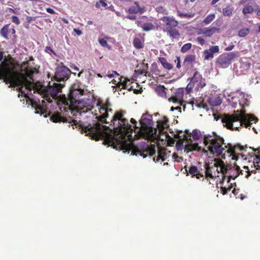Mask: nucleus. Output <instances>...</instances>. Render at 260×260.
<instances>
[{"label":"nucleus","instance_id":"obj_1","mask_svg":"<svg viewBox=\"0 0 260 260\" xmlns=\"http://www.w3.org/2000/svg\"><path fill=\"white\" fill-rule=\"evenodd\" d=\"M109 103L103 104L98 102L96 105L98 109L94 111L97 122L87 125L79 123V128L82 133H85L93 140H103L105 145L117 143L116 147L121 149H132L133 145L131 144H127L125 138L122 137L132 130L131 124L127 119L124 117L125 111L122 110L116 111L109 122L107 120L109 112L113 111L109 108Z\"/></svg>","mask_w":260,"mask_h":260},{"label":"nucleus","instance_id":"obj_2","mask_svg":"<svg viewBox=\"0 0 260 260\" xmlns=\"http://www.w3.org/2000/svg\"><path fill=\"white\" fill-rule=\"evenodd\" d=\"M3 52L0 51V79H3L6 84L9 83V87L18 86L19 92L24 94L25 98L28 96L22 91L23 87H25L29 91L35 88L32 76L34 71L28 66L21 67L20 71H17L13 67H10L5 60H3Z\"/></svg>","mask_w":260,"mask_h":260},{"label":"nucleus","instance_id":"obj_3","mask_svg":"<svg viewBox=\"0 0 260 260\" xmlns=\"http://www.w3.org/2000/svg\"><path fill=\"white\" fill-rule=\"evenodd\" d=\"M223 138L214 134V135H206L204 138V144L208 149L210 154L216 156H221L225 159L226 155L232 156V159L238 160V152L244 150L243 146L237 144L233 145L231 144L225 145Z\"/></svg>","mask_w":260,"mask_h":260},{"label":"nucleus","instance_id":"obj_4","mask_svg":"<svg viewBox=\"0 0 260 260\" xmlns=\"http://www.w3.org/2000/svg\"><path fill=\"white\" fill-rule=\"evenodd\" d=\"M84 91L81 88H75L72 87L70 92L66 98L64 95L61 99L62 106L60 107L61 111L68 112L70 111L73 115H76V113H86L92 109L93 107L90 105L85 106L83 102L80 100V98L84 94Z\"/></svg>","mask_w":260,"mask_h":260},{"label":"nucleus","instance_id":"obj_5","mask_svg":"<svg viewBox=\"0 0 260 260\" xmlns=\"http://www.w3.org/2000/svg\"><path fill=\"white\" fill-rule=\"evenodd\" d=\"M237 113L224 115L221 119L224 126L232 131H239L242 126L250 129L253 123H256L258 121V118L252 114H246L244 110L240 112L238 110Z\"/></svg>","mask_w":260,"mask_h":260},{"label":"nucleus","instance_id":"obj_6","mask_svg":"<svg viewBox=\"0 0 260 260\" xmlns=\"http://www.w3.org/2000/svg\"><path fill=\"white\" fill-rule=\"evenodd\" d=\"M206 135L198 129H193L191 132L188 129H185L184 132L180 130V149H184L186 153L190 152H202L205 153L207 151L199 145L198 143H193L203 139Z\"/></svg>","mask_w":260,"mask_h":260},{"label":"nucleus","instance_id":"obj_7","mask_svg":"<svg viewBox=\"0 0 260 260\" xmlns=\"http://www.w3.org/2000/svg\"><path fill=\"white\" fill-rule=\"evenodd\" d=\"M130 127L132 130L127 134H125L122 136V137L125 138V140L127 144H131L133 147L132 148L129 150H126L123 149H121L119 147H116L117 143H114L113 144H108L109 146H113L114 148L116 149H119L120 150H123L124 152H129L130 151L132 152V154L133 155H137L138 154H140L141 156H143V158L146 157L148 155L150 156H153L154 154H155L156 152V146L154 144H151L150 146L148 145L145 143L141 144L140 147H142V149L139 148L137 146H136L133 143V137L132 136V132L133 131V128H132V126L131 125Z\"/></svg>","mask_w":260,"mask_h":260},{"label":"nucleus","instance_id":"obj_8","mask_svg":"<svg viewBox=\"0 0 260 260\" xmlns=\"http://www.w3.org/2000/svg\"><path fill=\"white\" fill-rule=\"evenodd\" d=\"M168 121V119L166 116H164L162 119L157 120V130L158 129L159 131L158 134L156 133V136L157 137H155V138H147L148 140H150L155 142L157 144L158 149L157 156L156 159L155 157H154V161L156 160L158 161L161 159L162 161H164L167 158L168 153L167 152V149L165 147H161L160 146V143L159 142L160 141L162 144H166V140L165 139V136L164 135V133H167L165 131V129L169 126Z\"/></svg>","mask_w":260,"mask_h":260},{"label":"nucleus","instance_id":"obj_9","mask_svg":"<svg viewBox=\"0 0 260 260\" xmlns=\"http://www.w3.org/2000/svg\"><path fill=\"white\" fill-rule=\"evenodd\" d=\"M140 126L138 130V134L145 139L148 138L156 137L157 128L153 127V123L152 116L147 113H144L141 116L139 121Z\"/></svg>","mask_w":260,"mask_h":260},{"label":"nucleus","instance_id":"obj_10","mask_svg":"<svg viewBox=\"0 0 260 260\" xmlns=\"http://www.w3.org/2000/svg\"><path fill=\"white\" fill-rule=\"evenodd\" d=\"M189 79H190V82L185 88L187 94L189 93L193 87H194L195 90L198 91L201 90L206 85L205 79L197 71H196L192 77Z\"/></svg>","mask_w":260,"mask_h":260},{"label":"nucleus","instance_id":"obj_11","mask_svg":"<svg viewBox=\"0 0 260 260\" xmlns=\"http://www.w3.org/2000/svg\"><path fill=\"white\" fill-rule=\"evenodd\" d=\"M240 174H243L242 170H240L239 166L236 164H234V166L227 164L224 176L222 177V183L223 184L226 180V182L229 183L231 179H236Z\"/></svg>","mask_w":260,"mask_h":260},{"label":"nucleus","instance_id":"obj_12","mask_svg":"<svg viewBox=\"0 0 260 260\" xmlns=\"http://www.w3.org/2000/svg\"><path fill=\"white\" fill-rule=\"evenodd\" d=\"M71 73V71L67 67L61 66L56 68L54 78L57 82L62 81L64 83L69 78Z\"/></svg>","mask_w":260,"mask_h":260},{"label":"nucleus","instance_id":"obj_13","mask_svg":"<svg viewBox=\"0 0 260 260\" xmlns=\"http://www.w3.org/2000/svg\"><path fill=\"white\" fill-rule=\"evenodd\" d=\"M64 86V83H53L51 85L50 82H49L47 87L43 90V92L45 94H50L52 98L55 99L59 93L61 92Z\"/></svg>","mask_w":260,"mask_h":260},{"label":"nucleus","instance_id":"obj_14","mask_svg":"<svg viewBox=\"0 0 260 260\" xmlns=\"http://www.w3.org/2000/svg\"><path fill=\"white\" fill-rule=\"evenodd\" d=\"M237 56L234 52L223 53L220 55L217 58V62L222 68L228 67L231 63L232 60Z\"/></svg>","mask_w":260,"mask_h":260},{"label":"nucleus","instance_id":"obj_15","mask_svg":"<svg viewBox=\"0 0 260 260\" xmlns=\"http://www.w3.org/2000/svg\"><path fill=\"white\" fill-rule=\"evenodd\" d=\"M217 166L216 158L211 160L208 165H205V175L206 177H210L213 178L214 177H218V172L216 170Z\"/></svg>","mask_w":260,"mask_h":260},{"label":"nucleus","instance_id":"obj_16","mask_svg":"<svg viewBox=\"0 0 260 260\" xmlns=\"http://www.w3.org/2000/svg\"><path fill=\"white\" fill-rule=\"evenodd\" d=\"M252 150L259 155H255V158H254L253 162L254 169H252L250 171L248 170V167H244L245 169L248 170V171H246L247 174L245 175L247 178L250 176L251 173L255 174L256 173V170H260V148L256 149L252 148Z\"/></svg>","mask_w":260,"mask_h":260},{"label":"nucleus","instance_id":"obj_17","mask_svg":"<svg viewBox=\"0 0 260 260\" xmlns=\"http://www.w3.org/2000/svg\"><path fill=\"white\" fill-rule=\"evenodd\" d=\"M120 81L116 84V86H113V89L115 88H118L120 91L122 89H126L129 91L133 90V87L131 85L132 82L128 78L121 76L119 78Z\"/></svg>","mask_w":260,"mask_h":260},{"label":"nucleus","instance_id":"obj_18","mask_svg":"<svg viewBox=\"0 0 260 260\" xmlns=\"http://www.w3.org/2000/svg\"><path fill=\"white\" fill-rule=\"evenodd\" d=\"M219 49L218 46H212L209 49L205 50L203 52L204 58L205 60H208L214 57V54L218 53Z\"/></svg>","mask_w":260,"mask_h":260},{"label":"nucleus","instance_id":"obj_19","mask_svg":"<svg viewBox=\"0 0 260 260\" xmlns=\"http://www.w3.org/2000/svg\"><path fill=\"white\" fill-rule=\"evenodd\" d=\"M144 34L143 36L139 35L136 36L133 41V45L137 49H141L144 47Z\"/></svg>","mask_w":260,"mask_h":260},{"label":"nucleus","instance_id":"obj_20","mask_svg":"<svg viewBox=\"0 0 260 260\" xmlns=\"http://www.w3.org/2000/svg\"><path fill=\"white\" fill-rule=\"evenodd\" d=\"M216 160L217 166L216 170L217 173L218 172V177H219L220 174H222V177H224L225 173L226 165L219 158H216Z\"/></svg>","mask_w":260,"mask_h":260},{"label":"nucleus","instance_id":"obj_21","mask_svg":"<svg viewBox=\"0 0 260 260\" xmlns=\"http://www.w3.org/2000/svg\"><path fill=\"white\" fill-rule=\"evenodd\" d=\"M32 106L35 109L36 113L43 114L45 117H47V115H49V113H47V111L41 105L38 104L37 102H32Z\"/></svg>","mask_w":260,"mask_h":260},{"label":"nucleus","instance_id":"obj_22","mask_svg":"<svg viewBox=\"0 0 260 260\" xmlns=\"http://www.w3.org/2000/svg\"><path fill=\"white\" fill-rule=\"evenodd\" d=\"M128 12L130 14H143L144 12V9L141 8L137 3H135V4L129 8Z\"/></svg>","mask_w":260,"mask_h":260},{"label":"nucleus","instance_id":"obj_23","mask_svg":"<svg viewBox=\"0 0 260 260\" xmlns=\"http://www.w3.org/2000/svg\"><path fill=\"white\" fill-rule=\"evenodd\" d=\"M162 21L164 23L166 24L169 27L176 26L178 24L177 21L175 20L173 18H170L169 17H163Z\"/></svg>","mask_w":260,"mask_h":260},{"label":"nucleus","instance_id":"obj_24","mask_svg":"<svg viewBox=\"0 0 260 260\" xmlns=\"http://www.w3.org/2000/svg\"><path fill=\"white\" fill-rule=\"evenodd\" d=\"M208 102L212 106H217L222 103L221 99L220 96H211L208 98Z\"/></svg>","mask_w":260,"mask_h":260},{"label":"nucleus","instance_id":"obj_25","mask_svg":"<svg viewBox=\"0 0 260 260\" xmlns=\"http://www.w3.org/2000/svg\"><path fill=\"white\" fill-rule=\"evenodd\" d=\"M50 120L53 122H66L68 121L66 118L61 116L59 113H56L52 115L50 117Z\"/></svg>","mask_w":260,"mask_h":260},{"label":"nucleus","instance_id":"obj_26","mask_svg":"<svg viewBox=\"0 0 260 260\" xmlns=\"http://www.w3.org/2000/svg\"><path fill=\"white\" fill-rule=\"evenodd\" d=\"M180 171L183 172L184 174H187V175L189 173L192 175V176H194L196 173H197L198 169L197 167L192 166H191L188 171L186 166H185L184 168H181Z\"/></svg>","mask_w":260,"mask_h":260},{"label":"nucleus","instance_id":"obj_27","mask_svg":"<svg viewBox=\"0 0 260 260\" xmlns=\"http://www.w3.org/2000/svg\"><path fill=\"white\" fill-rule=\"evenodd\" d=\"M196 56L194 55H188L184 60V64L186 66L191 65L195 62Z\"/></svg>","mask_w":260,"mask_h":260},{"label":"nucleus","instance_id":"obj_28","mask_svg":"<svg viewBox=\"0 0 260 260\" xmlns=\"http://www.w3.org/2000/svg\"><path fill=\"white\" fill-rule=\"evenodd\" d=\"M159 61L164 68L169 70L173 68V66L170 63L168 62L165 57H159Z\"/></svg>","mask_w":260,"mask_h":260},{"label":"nucleus","instance_id":"obj_29","mask_svg":"<svg viewBox=\"0 0 260 260\" xmlns=\"http://www.w3.org/2000/svg\"><path fill=\"white\" fill-rule=\"evenodd\" d=\"M165 139L166 140L165 143L167 146H172L175 143V140L171 138L168 133H164Z\"/></svg>","mask_w":260,"mask_h":260},{"label":"nucleus","instance_id":"obj_30","mask_svg":"<svg viewBox=\"0 0 260 260\" xmlns=\"http://www.w3.org/2000/svg\"><path fill=\"white\" fill-rule=\"evenodd\" d=\"M156 91L159 96L161 97L166 96V93L165 91V88L164 86L157 87L156 89Z\"/></svg>","mask_w":260,"mask_h":260},{"label":"nucleus","instance_id":"obj_31","mask_svg":"<svg viewBox=\"0 0 260 260\" xmlns=\"http://www.w3.org/2000/svg\"><path fill=\"white\" fill-rule=\"evenodd\" d=\"M232 183H231V184L228 187L225 186H222L220 188L221 192L222 193V194L225 195L228 193V191H230L232 189Z\"/></svg>","mask_w":260,"mask_h":260},{"label":"nucleus","instance_id":"obj_32","mask_svg":"<svg viewBox=\"0 0 260 260\" xmlns=\"http://www.w3.org/2000/svg\"><path fill=\"white\" fill-rule=\"evenodd\" d=\"M154 27V25L151 23H144L142 25V27L143 29L145 31H149L152 29Z\"/></svg>","mask_w":260,"mask_h":260},{"label":"nucleus","instance_id":"obj_33","mask_svg":"<svg viewBox=\"0 0 260 260\" xmlns=\"http://www.w3.org/2000/svg\"><path fill=\"white\" fill-rule=\"evenodd\" d=\"M192 44L190 43L184 44L181 48V51L183 53H185L191 49Z\"/></svg>","mask_w":260,"mask_h":260},{"label":"nucleus","instance_id":"obj_34","mask_svg":"<svg viewBox=\"0 0 260 260\" xmlns=\"http://www.w3.org/2000/svg\"><path fill=\"white\" fill-rule=\"evenodd\" d=\"M253 11V8L251 6L245 7L243 9V13L244 14H250Z\"/></svg>","mask_w":260,"mask_h":260},{"label":"nucleus","instance_id":"obj_35","mask_svg":"<svg viewBox=\"0 0 260 260\" xmlns=\"http://www.w3.org/2000/svg\"><path fill=\"white\" fill-rule=\"evenodd\" d=\"M215 18V15L214 14H211L208 15L204 20V22L206 24H208L210 23Z\"/></svg>","mask_w":260,"mask_h":260},{"label":"nucleus","instance_id":"obj_36","mask_svg":"<svg viewBox=\"0 0 260 260\" xmlns=\"http://www.w3.org/2000/svg\"><path fill=\"white\" fill-rule=\"evenodd\" d=\"M151 71L155 75H159L160 71L157 69V67L156 63H153L152 64Z\"/></svg>","mask_w":260,"mask_h":260},{"label":"nucleus","instance_id":"obj_37","mask_svg":"<svg viewBox=\"0 0 260 260\" xmlns=\"http://www.w3.org/2000/svg\"><path fill=\"white\" fill-rule=\"evenodd\" d=\"M130 121L134 125V128L135 131L136 132L137 131V133L138 134V130H139V126H137V121L134 118H131L130 120ZM133 131H134V129H133Z\"/></svg>","mask_w":260,"mask_h":260},{"label":"nucleus","instance_id":"obj_38","mask_svg":"<svg viewBox=\"0 0 260 260\" xmlns=\"http://www.w3.org/2000/svg\"><path fill=\"white\" fill-rule=\"evenodd\" d=\"M223 13L224 15L230 16L232 14V11L231 9L226 8L223 9Z\"/></svg>","mask_w":260,"mask_h":260},{"label":"nucleus","instance_id":"obj_39","mask_svg":"<svg viewBox=\"0 0 260 260\" xmlns=\"http://www.w3.org/2000/svg\"><path fill=\"white\" fill-rule=\"evenodd\" d=\"M99 42L100 44V45L103 47L108 46L107 41L106 39L104 38L99 39Z\"/></svg>","mask_w":260,"mask_h":260},{"label":"nucleus","instance_id":"obj_40","mask_svg":"<svg viewBox=\"0 0 260 260\" xmlns=\"http://www.w3.org/2000/svg\"><path fill=\"white\" fill-rule=\"evenodd\" d=\"M101 5L103 7H106L107 6V4L103 0H100L99 3H96L95 6L96 8H100Z\"/></svg>","mask_w":260,"mask_h":260},{"label":"nucleus","instance_id":"obj_41","mask_svg":"<svg viewBox=\"0 0 260 260\" xmlns=\"http://www.w3.org/2000/svg\"><path fill=\"white\" fill-rule=\"evenodd\" d=\"M169 101H172L173 103H177L179 102V99L177 98V96L175 95V96H172L170 98H169Z\"/></svg>","mask_w":260,"mask_h":260},{"label":"nucleus","instance_id":"obj_42","mask_svg":"<svg viewBox=\"0 0 260 260\" xmlns=\"http://www.w3.org/2000/svg\"><path fill=\"white\" fill-rule=\"evenodd\" d=\"M12 21L13 23H15L16 24H19L20 23V21L18 17L15 16H13L12 17Z\"/></svg>","mask_w":260,"mask_h":260},{"label":"nucleus","instance_id":"obj_43","mask_svg":"<svg viewBox=\"0 0 260 260\" xmlns=\"http://www.w3.org/2000/svg\"><path fill=\"white\" fill-rule=\"evenodd\" d=\"M197 40L201 45H203L205 44V40L202 37H198Z\"/></svg>","mask_w":260,"mask_h":260},{"label":"nucleus","instance_id":"obj_44","mask_svg":"<svg viewBox=\"0 0 260 260\" xmlns=\"http://www.w3.org/2000/svg\"><path fill=\"white\" fill-rule=\"evenodd\" d=\"M9 26H10V25H5L2 29L1 32H3V33L7 32V31H8V29H9Z\"/></svg>","mask_w":260,"mask_h":260},{"label":"nucleus","instance_id":"obj_45","mask_svg":"<svg viewBox=\"0 0 260 260\" xmlns=\"http://www.w3.org/2000/svg\"><path fill=\"white\" fill-rule=\"evenodd\" d=\"M236 98L235 96L234 97H232V106H233V107L234 108H236V106L237 105V102L236 101H234V100H235Z\"/></svg>","mask_w":260,"mask_h":260},{"label":"nucleus","instance_id":"obj_46","mask_svg":"<svg viewBox=\"0 0 260 260\" xmlns=\"http://www.w3.org/2000/svg\"><path fill=\"white\" fill-rule=\"evenodd\" d=\"M197 106L199 108H206L207 106L204 103L201 102L200 104H198Z\"/></svg>","mask_w":260,"mask_h":260},{"label":"nucleus","instance_id":"obj_47","mask_svg":"<svg viewBox=\"0 0 260 260\" xmlns=\"http://www.w3.org/2000/svg\"><path fill=\"white\" fill-rule=\"evenodd\" d=\"M191 17L193 16V15L191 14H183V13H180V17Z\"/></svg>","mask_w":260,"mask_h":260},{"label":"nucleus","instance_id":"obj_48","mask_svg":"<svg viewBox=\"0 0 260 260\" xmlns=\"http://www.w3.org/2000/svg\"><path fill=\"white\" fill-rule=\"evenodd\" d=\"M234 48V45H231L229 46L228 47H226L224 50L225 51H231V50H233Z\"/></svg>","mask_w":260,"mask_h":260},{"label":"nucleus","instance_id":"obj_49","mask_svg":"<svg viewBox=\"0 0 260 260\" xmlns=\"http://www.w3.org/2000/svg\"><path fill=\"white\" fill-rule=\"evenodd\" d=\"M46 11L48 13H50V14H54L55 13V11L52 9L50 8H47Z\"/></svg>","mask_w":260,"mask_h":260},{"label":"nucleus","instance_id":"obj_50","mask_svg":"<svg viewBox=\"0 0 260 260\" xmlns=\"http://www.w3.org/2000/svg\"><path fill=\"white\" fill-rule=\"evenodd\" d=\"M195 176L198 179L200 178L201 177H203L204 176V175L203 174L198 172V171H197V173H196Z\"/></svg>","mask_w":260,"mask_h":260},{"label":"nucleus","instance_id":"obj_51","mask_svg":"<svg viewBox=\"0 0 260 260\" xmlns=\"http://www.w3.org/2000/svg\"><path fill=\"white\" fill-rule=\"evenodd\" d=\"M239 192V189H237L235 188H234V189L232 191V192L235 195L237 196L238 193Z\"/></svg>","mask_w":260,"mask_h":260},{"label":"nucleus","instance_id":"obj_52","mask_svg":"<svg viewBox=\"0 0 260 260\" xmlns=\"http://www.w3.org/2000/svg\"><path fill=\"white\" fill-rule=\"evenodd\" d=\"M72 68L73 70L76 71H79V68L78 67H77L76 66H74L72 67Z\"/></svg>","mask_w":260,"mask_h":260},{"label":"nucleus","instance_id":"obj_53","mask_svg":"<svg viewBox=\"0 0 260 260\" xmlns=\"http://www.w3.org/2000/svg\"><path fill=\"white\" fill-rule=\"evenodd\" d=\"M8 10L10 12H11L14 14L16 13V12L15 11V10H13L12 8H8Z\"/></svg>","mask_w":260,"mask_h":260},{"label":"nucleus","instance_id":"obj_54","mask_svg":"<svg viewBox=\"0 0 260 260\" xmlns=\"http://www.w3.org/2000/svg\"><path fill=\"white\" fill-rule=\"evenodd\" d=\"M172 156H174L175 158V161H177V162L179 161V160L177 159L178 156H177V155L176 153H174L172 155Z\"/></svg>","mask_w":260,"mask_h":260},{"label":"nucleus","instance_id":"obj_55","mask_svg":"<svg viewBox=\"0 0 260 260\" xmlns=\"http://www.w3.org/2000/svg\"><path fill=\"white\" fill-rule=\"evenodd\" d=\"M130 19L134 20L136 19V17L134 15L128 16L127 17Z\"/></svg>","mask_w":260,"mask_h":260},{"label":"nucleus","instance_id":"obj_56","mask_svg":"<svg viewBox=\"0 0 260 260\" xmlns=\"http://www.w3.org/2000/svg\"><path fill=\"white\" fill-rule=\"evenodd\" d=\"M176 148L177 149V150H179V140H177L176 141Z\"/></svg>","mask_w":260,"mask_h":260},{"label":"nucleus","instance_id":"obj_57","mask_svg":"<svg viewBox=\"0 0 260 260\" xmlns=\"http://www.w3.org/2000/svg\"><path fill=\"white\" fill-rule=\"evenodd\" d=\"M219 0H212L211 2V5H213L215 4L217 2H218Z\"/></svg>","mask_w":260,"mask_h":260},{"label":"nucleus","instance_id":"obj_58","mask_svg":"<svg viewBox=\"0 0 260 260\" xmlns=\"http://www.w3.org/2000/svg\"><path fill=\"white\" fill-rule=\"evenodd\" d=\"M176 61H177V62L176 64V67H177V68H179V57H177V59H176Z\"/></svg>","mask_w":260,"mask_h":260},{"label":"nucleus","instance_id":"obj_59","mask_svg":"<svg viewBox=\"0 0 260 260\" xmlns=\"http://www.w3.org/2000/svg\"><path fill=\"white\" fill-rule=\"evenodd\" d=\"M175 110H179V106H177V107H175V108H174L173 107H172L171 108V110H172V111H173V110H175Z\"/></svg>","mask_w":260,"mask_h":260},{"label":"nucleus","instance_id":"obj_60","mask_svg":"<svg viewBox=\"0 0 260 260\" xmlns=\"http://www.w3.org/2000/svg\"><path fill=\"white\" fill-rule=\"evenodd\" d=\"M3 37L6 39H8V37H7V35H8V34H2Z\"/></svg>","mask_w":260,"mask_h":260},{"label":"nucleus","instance_id":"obj_61","mask_svg":"<svg viewBox=\"0 0 260 260\" xmlns=\"http://www.w3.org/2000/svg\"><path fill=\"white\" fill-rule=\"evenodd\" d=\"M239 36L241 37H244L247 35V34H238Z\"/></svg>","mask_w":260,"mask_h":260},{"label":"nucleus","instance_id":"obj_62","mask_svg":"<svg viewBox=\"0 0 260 260\" xmlns=\"http://www.w3.org/2000/svg\"><path fill=\"white\" fill-rule=\"evenodd\" d=\"M73 122L74 123V125H76V126H77V121H76V120H73Z\"/></svg>","mask_w":260,"mask_h":260},{"label":"nucleus","instance_id":"obj_63","mask_svg":"<svg viewBox=\"0 0 260 260\" xmlns=\"http://www.w3.org/2000/svg\"><path fill=\"white\" fill-rule=\"evenodd\" d=\"M73 29L75 32H81V31L78 30L76 28H74Z\"/></svg>","mask_w":260,"mask_h":260},{"label":"nucleus","instance_id":"obj_64","mask_svg":"<svg viewBox=\"0 0 260 260\" xmlns=\"http://www.w3.org/2000/svg\"><path fill=\"white\" fill-rule=\"evenodd\" d=\"M170 34L171 35V36H172V37H175L176 36V35H177L178 34L174 33V34Z\"/></svg>","mask_w":260,"mask_h":260}]
</instances>
